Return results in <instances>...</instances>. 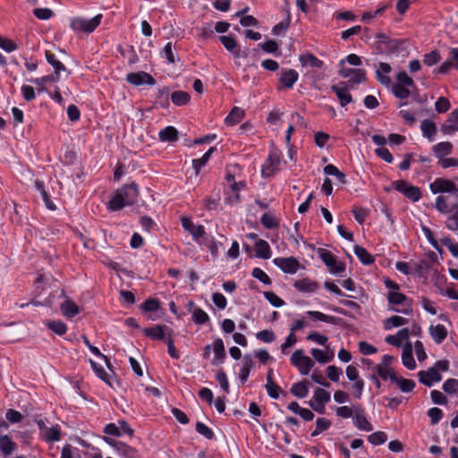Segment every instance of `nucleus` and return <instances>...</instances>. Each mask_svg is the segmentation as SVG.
Wrapping results in <instances>:
<instances>
[{
	"label": "nucleus",
	"mask_w": 458,
	"mask_h": 458,
	"mask_svg": "<svg viewBox=\"0 0 458 458\" xmlns=\"http://www.w3.org/2000/svg\"><path fill=\"white\" fill-rule=\"evenodd\" d=\"M126 81L129 83L135 86H140L142 84H148L152 86L156 83L154 78L145 72L128 73L126 76Z\"/></svg>",
	"instance_id": "obj_11"
},
{
	"label": "nucleus",
	"mask_w": 458,
	"mask_h": 458,
	"mask_svg": "<svg viewBox=\"0 0 458 458\" xmlns=\"http://www.w3.org/2000/svg\"><path fill=\"white\" fill-rule=\"evenodd\" d=\"M290 391L294 396L304 398L309 394V387L306 382H298L293 385Z\"/></svg>",
	"instance_id": "obj_40"
},
{
	"label": "nucleus",
	"mask_w": 458,
	"mask_h": 458,
	"mask_svg": "<svg viewBox=\"0 0 458 458\" xmlns=\"http://www.w3.org/2000/svg\"><path fill=\"white\" fill-rule=\"evenodd\" d=\"M391 66L390 64L386 63H379L378 67L377 69V78L378 81L384 85L388 86L391 82L390 77L387 76V74L391 72Z\"/></svg>",
	"instance_id": "obj_18"
},
{
	"label": "nucleus",
	"mask_w": 458,
	"mask_h": 458,
	"mask_svg": "<svg viewBox=\"0 0 458 458\" xmlns=\"http://www.w3.org/2000/svg\"><path fill=\"white\" fill-rule=\"evenodd\" d=\"M409 333L408 328H403L395 335L386 336V342L393 346L400 347L403 341L408 340Z\"/></svg>",
	"instance_id": "obj_19"
},
{
	"label": "nucleus",
	"mask_w": 458,
	"mask_h": 458,
	"mask_svg": "<svg viewBox=\"0 0 458 458\" xmlns=\"http://www.w3.org/2000/svg\"><path fill=\"white\" fill-rule=\"evenodd\" d=\"M291 363L295 366L301 374L308 375L314 365L312 360L304 355L302 350H296L291 356Z\"/></svg>",
	"instance_id": "obj_6"
},
{
	"label": "nucleus",
	"mask_w": 458,
	"mask_h": 458,
	"mask_svg": "<svg viewBox=\"0 0 458 458\" xmlns=\"http://www.w3.org/2000/svg\"><path fill=\"white\" fill-rule=\"evenodd\" d=\"M191 99L189 93L182 90L174 91L171 95L172 102L176 106L187 104Z\"/></svg>",
	"instance_id": "obj_42"
},
{
	"label": "nucleus",
	"mask_w": 458,
	"mask_h": 458,
	"mask_svg": "<svg viewBox=\"0 0 458 458\" xmlns=\"http://www.w3.org/2000/svg\"><path fill=\"white\" fill-rule=\"evenodd\" d=\"M102 14H98L90 20L75 17L71 20V28L75 31L90 33L94 31L100 24Z\"/></svg>",
	"instance_id": "obj_3"
},
{
	"label": "nucleus",
	"mask_w": 458,
	"mask_h": 458,
	"mask_svg": "<svg viewBox=\"0 0 458 458\" xmlns=\"http://www.w3.org/2000/svg\"><path fill=\"white\" fill-rule=\"evenodd\" d=\"M387 440V436L383 431H377L368 437V441L373 445H379Z\"/></svg>",
	"instance_id": "obj_48"
},
{
	"label": "nucleus",
	"mask_w": 458,
	"mask_h": 458,
	"mask_svg": "<svg viewBox=\"0 0 458 458\" xmlns=\"http://www.w3.org/2000/svg\"><path fill=\"white\" fill-rule=\"evenodd\" d=\"M324 173L326 174L335 176L336 180L342 184H344L346 182L345 174L334 165H326L324 168Z\"/></svg>",
	"instance_id": "obj_41"
},
{
	"label": "nucleus",
	"mask_w": 458,
	"mask_h": 458,
	"mask_svg": "<svg viewBox=\"0 0 458 458\" xmlns=\"http://www.w3.org/2000/svg\"><path fill=\"white\" fill-rule=\"evenodd\" d=\"M318 254L331 274H341L345 270V265L338 261L335 256L329 250L319 248Z\"/></svg>",
	"instance_id": "obj_4"
},
{
	"label": "nucleus",
	"mask_w": 458,
	"mask_h": 458,
	"mask_svg": "<svg viewBox=\"0 0 458 458\" xmlns=\"http://www.w3.org/2000/svg\"><path fill=\"white\" fill-rule=\"evenodd\" d=\"M280 165V154L276 150L270 152L262 166V175L264 177H271L276 174Z\"/></svg>",
	"instance_id": "obj_7"
},
{
	"label": "nucleus",
	"mask_w": 458,
	"mask_h": 458,
	"mask_svg": "<svg viewBox=\"0 0 458 458\" xmlns=\"http://www.w3.org/2000/svg\"><path fill=\"white\" fill-rule=\"evenodd\" d=\"M264 296L274 307H282L284 304V301L273 292H265Z\"/></svg>",
	"instance_id": "obj_61"
},
{
	"label": "nucleus",
	"mask_w": 458,
	"mask_h": 458,
	"mask_svg": "<svg viewBox=\"0 0 458 458\" xmlns=\"http://www.w3.org/2000/svg\"><path fill=\"white\" fill-rule=\"evenodd\" d=\"M418 377L420 382L427 386H431L434 382H439L442 379L441 374L433 367L428 370H420Z\"/></svg>",
	"instance_id": "obj_12"
},
{
	"label": "nucleus",
	"mask_w": 458,
	"mask_h": 458,
	"mask_svg": "<svg viewBox=\"0 0 458 458\" xmlns=\"http://www.w3.org/2000/svg\"><path fill=\"white\" fill-rule=\"evenodd\" d=\"M307 315L315 320L323 321V322H326L328 324H335V322H336V318L330 316V315L324 314L320 311L309 310L307 312Z\"/></svg>",
	"instance_id": "obj_43"
},
{
	"label": "nucleus",
	"mask_w": 458,
	"mask_h": 458,
	"mask_svg": "<svg viewBox=\"0 0 458 458\" xmlns=\"http://www.w3.org/2000/svg\"><path fill=\"white\" fill-rule=\"evenodd\" d=\"M311 354L314 357V359L320 363L329 362L334 358L333 352H331L330 354H327L324 352V351L317 348L311 349Z\"/></svg>",
	"instance_id": "obj_45"
},
{
	"label": "nucleus",
	"mask_w": 458,
	"mask_h": 458,
	"mask_svg": "<svg viewBox=\"0 0 458 458\" xmlns=\"http://www.w3.org/2000/svg\"><path fill=\"white\" fill-rule=\"evenodd\" d=\"M243 117H244V111L238 106H234L231 110L229 114L225 117V123L227 125L233 126V125L240 123Z\"/></svg>",
	"instance_id": "obj_28"
},
{
	"label": "nucleus",
	"mask_w": 458,
	"mask_h": 458,
	"mask_svg": "<svg viewBox=\"0 0 458 458\" xmlns=\"http://www.w3.org/2000/svg\"><path fill=\"white\" fill-rule=\"evenodd\" d=\"M47 441H58L61 437V432L58 427L46 428L42 434Z\"/></svg>",
	"instance_id": "obj_46"
},
{
	"label": "nucleus",
	"mask_w": 458,
	"mask_h": 458,
	"mask_svg": "<svg viewBox=\"0 0 458 458\" xmlns=\"http://www.w3.org/2000/svg\"><path fill=\"white\" fill-rule=\"evenodd\" d=\"M138 195V188L134 182L125 185L117 191L114 197L109 201L108 208L113 211L120 210L124 206L132 205L137 200Z\"/></svg>",
	"instance_id": "obj_1"
},
{
	"label": "nucleus",
	"mask_w": 458,
	"mask_h": 458,
	"mask_svg": "<svg viewBox=\"0 0 458 458\" xmlns=\"http://www.w3.org/2000/svg\"><path fill=\"white\" fill-rule=\"evenodd\" d=\"M454 204L450 203L448 197L440 195L436 199L435 208L442 214H448Z\"/></svg>",
	"instance_id": "obj_31"
},
{
	"label": "nucleus",
	"mask_w": 458,
	"mask_h": 458,
	"mask_svg": "<svg viewBox=\"0 0 458 458\" xmlns=\"http://www.w3.org/2000/svg\"><path fill=\"white\" fill-rule=\"evenodd\" d=\"M441 131L444 134H453L458 131V110H454L449 114L446 121L441 126Z\"/></svg>",
	"instance_id": "obj_15"
},
{
	"label": "nucleus",
	"mask_w": 458,
	"mask_h": 458,
	"mask_svg": "<svg viewBox=\"0 0 458 458\" xmlns=\"http://www.w3.org/2000/svg\"><path fill=\"white\" fill-rule=\"evenodd\" d=\"M402 361L403 364L409 369H414L416 368V362L412 356V348L411 344H408L403 347Z\"/></svg>",
	"instance_id": "obj_26"
},
{
	"label": "nucleus",
	"mask_w": 458,
	"mask_h": 458,
	"mask_svg": "<svg viewBox=\"0 0 458 458\" xmlns=\"http://www.w3.org/2000/svg\"><path fill=\"white\" fill-rule=\"evenodd\" d=\"M453 145L451 142L443 141L436 144L433 147V151L437 157L445 158V156L449 155L452 152Z\"/></svg>",
	"instance_id": "obj_30"
},
{
	"label": "nucleus",
	"mask_w": 458,
	"mask_h": 458,
	"mask_svg": "<svg viewBox=\"0 0 458 458\" xmlns=\"http://www.w3.org/2000/svg\"><path fill=\"white\" fill-rule=\"evenodd\" d=\"M441 242L454 258H458V244L454 243L449 237L443 238Z\"/></svg>",
	"instance_id": "obj_64"
},
{
	"label": "nucleus",
	"mask_w": 458,
	"mask_h": 458,
	"mask_svg": "<svg viewBox=\"0 0 458 458\" xmlns=\"http://www.w3.org/2000/svg\"><path fill=\"white\" fill-rule=\"evenodd\" d=\"M213 351L216 360H222L225 356V345L222 339L217 338L213 343Z\"/></svg>",
	"instance_id": "obj_53"
},
{
	"label": "nucleus",
	"mask_w": 458,
	"mask_h": 458,
	"mask_svg": "<svg viewBox=\"0 0 458 458\" xmlns=\"http://www.w3.org/2000/svg\"><path fill=\"white\" fill-rule=\"evenodd\" d=\"M393 92L396 98H401V99L407 98L411 93L408 87L402 86L399 84H394L393 86Z\"/></svg>",
	"instance_id": "obj_58"
},
{
	"label": "nucleus",
	"mask_w": 458,
	"mask_h": 458,
	"mask_svg": "<svg viewBox=\"0 0 458 458\" xmlns=\"http://www.w3.org/2000/svg\"><path fill=\"white\" fill-rule=\"evenodd\" d=\"M331 89L336 94L342 106H345L352 101V97L346 87L334 85Z\"/></svg>",
	"instance_id": "obj_17"
},
{
	"label": "nucleus",
	"mask_w": 458,
	"mask_h": 458,
	"mask_svg": "<svg viewBox=\"0 0 458 458\" xmlns=\"http://www.w3.org/2000/svg\"><path fill=\"white\" fill-rule=\"evenodd\" d=\"M405 197L415 202L421 198V191L419 187L410 185L408 191L405 192Z\"/></svg>",
	"instance_id": "obj_60"
},
{
	"label": "nucleus",
	"mask_w": 458,
	"mask_h": 458,
	"mask_svg": "<svg viewBox=\"0 0 458 458\" xmlns=\"http://www.w3.org/2000/svg\"><path fill=\"white\" fill-rule=\"evenodd\" d=\"M397 83L402 86L411 87L414 85L413 80L407 74L406 72L403 71L398 72L396 76Z\"/></svg>",
	"instance_id": "obj_57"
},
{
	"label": "nucleus",
	"mask_w": 458,
	"mask_h": 458,
	"mask_svg": "<svg viewBox=\"0 0 458 458\" xmlns=\"http://www.w3.org/2000/svg\"><path fill=\"white\" fill-rule=\"evenodd\" d=\"M49 329H51L53 332L59 335H63L67 331L66 325L62 321H48L46 324Z\"/></svg>",
	"instance_id": "obj_49"
},
{
	"label": "nucleus",
	"mask_w": 458,
	"mask_h": 458,
	"mask_svg": "<svg viewBox=\"0 0 458 458\" xmlns=\"http://www.w3.org/2000/svg\"><path fill=\"white\" fill-rule=\"evenodd\" d=\"M387 301L392 305H403L402 310L391 308L390 310L396 312L410 315L412 312V301L401 292H388L386 296Z\"/></svg>",
	"instance_id": "obj_2"
},
{
	"label": "nucleus",
	"mask_w": 458,
	"mask_h": 458,
	"mask_svg": "<svg viewBox=\"0 0 458 458\" xmlns=\"http://www.w3.org/2000/svg\"><path fill=\"white\" fill-rule=\"evenodd\" d=\"M429 334L437 344H441L447 336V330L444 325L431 326Z\"/></svg>",
	"instance_id": "obj_24"
},
{
	"label": "nucleus",
	"mask_w": 458,
	"mask_h": 458,
	"mask_svg": "<svg viewBox=\"0 0 458 458\" xmlns=\"http://www.w3.org/2000/svg\"><path fill=\"white\" fill-rule=\"evenodd\" d=\"M353 423L355 427L363 431L369 432L373 429L372 424L367 420L365 411L360 405L354 406Z\"/></svg>",
	"instance_id": "obj_9"
},
{
	"label": "nucleus",
	"mask_w": 458,
	"mask_h": 458,
	"mask_svg": "<svg viewBox=\"0 0 458 458\" xmlns=\"http://www.w3.org/2000/svg\"><path fill=\"white\" fill-rule=\"evenodd\" d=\"M375 369L377 371V376L380 377L383 380L389 379L392 383L393 377H396V373L392 367H385L383 365H377L375 367Z\"/></svg>",
	"instance_id": "obj_35"
},
{
	"label": "nucleus",
	"mask_w": 458,
	"mask_h": 458,
	"mask_svg": "<svg viewBox=\"0 0 458 458\" xmlns=\"http://www.w3.org/2000/svg\"><path fill=\"white\" fill-rule=\"evenodd\" d=\"M60 310L63 313V315L66 318H73L79 313V307L77 304L70 300H65L60 306Z\"/></svg>",
	"instance_id": "obj_21"
},
{
	"label": "nucleus",
	"mask_w": 458,
	"mask_h": 458,
	"mask_svg": "<svg viewBox=\"0 0 458 458\" xmlns=\"http://www.w3.org/2000/svg\"><path fill=\"white\" fill-rule=\"evenodd\" d=\"M256 256L260 259H267L271 257V250L268 242L259 239L255 243Z\"/></svg>",
	"instance_id": "obj_20"
},
{
	"label": "nucleus",
	"mask_w": 458,
	"mask_h": 458,
	"mask_svg": "<svg viewBox=\"0 0 458 458\" xmlns=\"http://www.w3.org/2000/svg\"><path fill=\"white\" fill-rule=\"evenodd\" d=\"M158 137L163 142H174L178 140V131L174 126H167L159 131Z\"/></svg>",
	"instance_id": "obj_25"
},
{
	"label": "nucleus",
	"mask_w": 458,
	"mask_h": 458,
	"mask_svg": "<svg viewBox=\"0 0 458 458\" xmlns=\"http://www.w3.org/2000/svg\"><path fill=\"white\" fill-rule=\"evenodd\" d=\"M14 445L15 444L7 436L0 437V451L4 454H11L14 449Z\"/></svg>",
	"instance_id": "obj_44"
},
{
	"label": "nucleus",
	"mask_w": 458,
	"mask_h": 458,
	"mask_svg": "<svg viewBox=\"0 0 458 458\" xmlns=\"http://www.w3.org/2000/svg\"><path fill=\"white\" fill-rule=\"evenodd\" d=\"M162 53L165 55V58L167 59V62L169 64H174L176 62V60H179L178 58V55L176 54H174V50H173V45L171 42H168Z\"/></svg>",
	"instance_id": "obj_55"
},
{
	"label": "nucleus",
	"mask_w": 458,
	"mask_h": 458,
	"mask_svg": "<svg viewBox=\"0 0 458 458\" xmlns=\"http://www.w3.org/2000/svg\"><path fill=\"white\" fill-rule=\"evenodd\" d=\"M273 263L282 271L288 274H295L300 267V262L293 257L276 258Z\"/></svg>",
	"instance_id": "obj_8"
},
{
	"label": "nucleus",
	"mask_w": 458,
	"mask_h": 458,
	"mask_svg": "<svg viewBox=\"0 0 458 458\" xmlns=\"http://www.w3.org/2000/svg\"><path fill=\"white\" fill-rule=\"evenodd\" d=\"M45 55L47 61L53 66L56 75L59 74L60 72L66 70L64 64L55 57V54L50 51H46Z\"/></svg>",
	"instance_id": "obj_36"
},
{
	"label": "nucleus",
	"mask_w": 458,
	"mask_h": 458,
	"mask_svg": "<svg viewBox=\"0 0 458 458\" xmlns=\"http://www.w3.org/2000/svg\"><path fill=\"white\" fill-rule=\"evenodd\" d=\"M253 366L254 362L252 360L251 356L249 354L245 355L242 359V368L241 369L239 373V378L242 381V383H244L248 379Z\"/></svg>",
	"instance_id": "obj_22"
},
{
	"label": "nucleus",
	"mask_w": 458,
	"mask_h": 458,
	"mask_svg": "<svg viewBox=\"0 0 458 458\" xmlns=\"http://www.w3.org/2000/svg\"><path fill=\"white\" fill-rule=\"evenodd\" d=\"M192 320L199 325H203L209 320L208 315L200 308H195L192 311Z\"/></svg>",
	"instance_id": "obj_47"
},
{
	"label": "nucleus",
	"mask_w": 458,
	"mask_h": 458,
	"mask_svg": "<svg viewBox=\"0 0 458 458\" xmlns=\"http://www.w3.org/2000/svg\"><path fill=\"white\" fill-rule=\"evenodd\" d=\"M330 425H331L330 420H328L326 418H318V419H317V420H316V428L311 433V436L312 437L318 436L321 432L327 430L330 427Z\"/></svg>",
	"instance_id": "obj_51"
},
{
	"label": "nucleus",
	"mask_w": 458,
	"mask_h": 458,
	"mask_svg": "<svg viewBox=\"0 0 458 458\" xmlns=\"http://www.w3.org/2000/svg\"><path fill=\"white\" fill-rule=\"evenodd\" d=\"M33 14L39 20H48L54 15V12L49 8H36Z\"/></svg>",
	"instance_id": "obj_59"
},
{
	"label": "nucleus",
	"mask_w": 458,
	"mask_h": 458,
	"mask_svg": "<svg viewBox=\"0 0 458 458\" xmlns=\"http://www.w3.org/2000/svg\"><path fill=\"white\" fill-rule=\"evenodd\" d=\"M354 406L349 407V406H340L336 408L335 413L338 417H341L343 419H348L352 418L354 416Z\"/></svg>",
	"instance_id": "obj_56"
},
{
	"label": "nucleus",
	"mask_w": 458,
	"mask_h": 458,
	"mask_svg": "<svg viewBox=\"0 0 458 458\" xmlns=\"http://www.w3.org/2000/svg\"><path fill=\"white\" fill-rule=\"evenodd\" d=\"M408 320L400 316H392L384 321V328L386 330H389L393 327H397L405 325Z\"/></svg>",
	"instance_id": "obj_37"
},
{
	"label": "nucleus",
	"mask_w": 458,
	"mask_h": 458,
	"mask_svg": "<svg viewBox=\"0 0 458 458\" xmlns=\"http://www.w3.org/2000/svg\"><path fill=\"white\" fill-rule=\"evenodd\" d=\"M299 79V73L293 69H282L280 72L278 90L283 88L292 89Z\"/></svg>",
	"instance_id": "obj_10"
},
{
	"label": "nucleus",
	"mask_w": 458,
	"mask_h": 458,
	"mask_svg": "<svg viewBox=\"0 0 458 458\" xmlns=\"http://www.w3.org/2000/svg\"><path fill=\"white\" fill-rule=\"evenodd\" d=\"M315 402L318 404H326L330 401V394L322 388H317L314 393Z\"/></svg>",
	"instance_id": "obj_52"
},
{
	"label": "nucleus",
	"mask_w": 458,
	"mask_h": 458,
	"mask_svg": "<svg viewBox=\"0 0 458 458\" xmlns=\"http://www.w3.org/2000/svg\"><path fill=\"white\" fill-rule=\"evenodd\" d=\"M143 333L146 336L152 339L164 340L165 336L167 337V334H172V330H168V328L165 326L157 325L151 327L144 328Z\"/></svg>",
	"instance_id": "obj_14"
},
{
	"label": "nucleus",
	"mask_w": 458,
	"mask_h": 458,
	"mask_svg": "<svg viewBox=\"0 0 458 458\" xmlns=\"http://www.w3.org/2000/svg\"><path fill=\"white\" fill-rule=\"evenodd\" d=\"M261 224L268 229L275 228L278 226V223L276 222L274 216L268 213H265L261 217Z\"/></svg>",
	"instance_id": "obj_62"
},
{
	"label": "nucleus",
	"mask_w": 458,
	"mask_h": 458,
	"mask_svg": "<svg viewBox=\"0 0 458 458\" xmlns=\"http://www.w3.org/2000/svg\"><path fill=\"white\" fill-rule=\"evenodd\" d=\"M300 62L302 65H310L315 68H321L323 65V62L312 54L301 55Z\"/></svg>",
	"instance_id": "obj_38"
},
{
	"label": "nucleus",
	"mask_w": 458,
	"mask_h": 458,
	"mask_svg": "<svg viewBox=\"0 0 458 458\" xmlns=\"http://www.w3.org/2000/svg\"><path fill=\"white\" fill-rule=\"evenodd\" d=\"M443 390L448 394H454L458 392V379L449 378L443 384Z\"/></svg>",
	"instance_id": "obj_54"
},
{
	"label": "nucleus",
	"mask_w": 458,
	"mask_h": 458,
	"mask_svg": "<svg viewBox=\"0 0 458 458\" xmlns=\"http://www.w3.org/2000/svg\"><path fill=\"white\" fill-rule=\"evenodd\" d=\"M448 214L445 226L451 231H458V203L452 206Z\"/></svg>",
	"instance_id": "obj_23"
},
{
	"label": "nucleus",
	"mask_w": 458,
	"mask_h": 458,
	"mask_svg": "<svg viewBox=\"0 0 458 458\" xmlns=\"http://www.w3.org/2000/svg\"><path fill=\"white\" fill-rule=\"evenodd\" d=\"M435 108L440 114L445 113L450 108V102L447 98L441 97L435 103Z\"/></svg>",
	"instance_id": "obj_63"
},
{
	"label": "nucleus",
	"mask_w": 458,
	"mask_h": 458,
	"mask_svg": "<svg viewBox=\"0 0 458 458\" xmlns=\"http://www.w3.org/2000/svg\"><path fill=\"white\" fill-rule=\"evenodd\" d=\"M392 384H395L399 387V389L403 393L411 392L416 386L413 380L403 377H398L397 376L395 377H393Z\"/></svg>",
	"instance_id": "obj_29"
},
{
	"label": "nucleus",
	"mask_w": 458,
	"mask_h": 458,
	"mask_svg": "<svg viewBox=\"0 0 458 458\" xmlns=\"http://www.w3.org/2000/svg\"><path fill=\"white\" fill-rule=\"evenodd\" d=\"M214 151L215 148L212 147L200 158L192 160V166L196 172V174H199L201 167L207 164Z\"/></svg>",
	"instance_id": "obj_39"
},
{
	"label": "nucleus",
	"mask_w": 458,
	"mask_h": 458,
	"mask_svg": "<svg viewBox=\"0 0 458 458\" xmlns=\"http://www.w3.org/2000/svg\"><path fill=\"white\" fill-rule=\"evenodd\" d=\"M354 253L358 257L360 261L364 265H370L374 262V258L372 257V255L369 254L365 248L360 245L354 246Z\"/></svg>",
	"instance_id": "obj_32"
},
{
	"label": "nucleus",
	"mask_w": 458,
	"mask_h": 458,
	"mask_svg": "<svg viewBox=\"0 0 458 458\" xmlns=\"http://www.w3.org/2000/svg\"><path fill=\"white\" fill-rule=\"evenodd\" d=\"M117 453L120 456L123 458H140V455L137 449L128 445L125 443H122L119 445V448L117 449Z\"/></svg>",
	"instance_id": "obj_33"
},
{
	"label": "nucleus",
	"mask_w": 458,
	"mask_h": 458,
	"mask_svg": "<svg viewBox=\"0 0 458 458\" xmlns=\"http://www.w3.org/2000/svg\"><path fill=\"white\" fill-rule=\"evenodd\" d=\"M429 189L433 194L437 193H450L453 195L458 194V188L454 181L438 177L429 184Z\"/></svg>",
	"instance_id": "obj_5"
},
{
	"label": "nucleus",
	"mask_w": 458,
	"mask_h": 458,
	"mask_svg": "<svg viewBox=\"0 0 458 458\" xmlns=\"http://www.w3.org/2000/svg\"><path fill=\"white\" fill-rule=\"evenodd\" d=\"M182 227L188 231L194 239L198 240L205 235V229L202 225H195L190 218L182 219Z\"/></svg>",
	"instance_id": "obj_16"
},
{
	"label": "nucleus",
	"mask_w": 458,
	"mask_h": 458,
	"mask_svg": "<svg viewBox=\"0 0 458 458\" xmlns=\"http://www.w3.org/2000/svg\"><path fill=\"white\" fill-rule=\"evenodd\" d=\"M318 284L310 279L304 278L294 283V287L300 292L313 293L318 289Z\"/></svg>",
	"instance_id": "obj_27"
},
{
	"label": "nucleus",
	"mask_w": 458,
	"mask_h": 458,
	"mask_svg": "<svg viewBox=\"0 0 458 458\" xmlns=\"http://www.w3.org/2000/svg\"><path fill=\"white\" fill-rule=\"evenodd\" d=\"M420 129L425 137H427L430 141L433 140V136L437 132L436 123L430 120H424L421 123Z\"/></svg>",
	"instance_id": "obj_34"
},
{
	"label": "nucleus",
	"mask_w": 458,
	"mask_h": 458,
	"mask_svg": "<svg viewBox=\"0 0 458 458\" xmlns=\"http://www.w3.org/2000/svg\"><path fill=\"white\" fill-rule=\"evenodd\" d=\"M340 76L343 78H349V82L361 83L365 81V72L361 69H352L343 67L339 72Z\"/></svg>",
	"instance_id": "obj_13"
},
{
	"label": "nucleus",
	"mask_w": 458,
	"mask_h": 458,
	"mask_svg": "<svg viewBox=\"0 0 458 458\" xmlns=\"http://www.w3.org/2000/svg\"><path fill=\"white\" fill-rule=\"evenodd\" d=\"M441 60V56L437 50H433L428 54L423 55V63L428 66H433L439 63Z\"/></svg>",
	"instance_id": "obj_50"
}]
</instances>
